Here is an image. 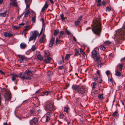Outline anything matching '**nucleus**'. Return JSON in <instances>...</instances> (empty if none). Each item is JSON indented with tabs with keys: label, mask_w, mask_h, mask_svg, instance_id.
I'll return each instance as SVG.
<instances>
[{
	"label": "nucleus",
	"mask_w": 125,
	"mask_h": 125,
	"mask_svg": "<svg viewBox=\"0 0 125 125\" xmlns=\"http://www.w3.org/2000/svg\"><path fill=\"white\" fill-rule=\"evenodd\" d=\"M94 26L93 27L92 30L93 33L98 37H99L101 32L102 29L101 24L98 19H96L94 20Z\"/></svg>",
	"instance_id": "1"
},
{
	"label": "nucleus",
	"mask_w": 125,
	"mask_h": 125,
	"mask_svg": "<svg viewBox=\"0 0 125 125\" xmlns=\"http://www.w3.org/2000/svg\"><path fill=\"white\" fill-rule=\"evenodd\" d=\"M125 39V33L123 28L120 29L115 34V39L116 41L118 43H120L122 42L120 41L123 40H124Z\"/></svg>",
	"instance_id": "2"
},
{
	"label": "nucleus",
	"mask_w": 125,
	"mask_h": 125,
	"mask_svg": "<svg viewBox=\"0 0 125 125\" xmlns=\"http://www.w3.org/2000/svg\"><path fill=\"white\" fill-rule=\"evenodd\" d=\"M48 103L47 115H49L51 116L52 115V112L54 111L56 109V108L54 105V103L52 100L51 99L49 101Z\"/></svg>",
	"instance_id": "3"
},
{
	"label": "nucleus",
	"mask_w": 125,
	"mask_h": 125,
	"mask_svg": "<svg viewBox=\"0 0 125 125\" xmlns=\"http://www.w3.org/2000/svg\"><path fill=\"white\" fill-rule=\"evenodd\" d=\"M44 28V27H42L39 34V32L37 31H31V33L32 35L29 38V41L30 42L33 40H36L38 35H39V36H40L42 34Z\"/></svg>",
	"instance_id": "4"
},
{
	"label": "nucleus",
	"mask_w": 125,
	"mask_h": 125,
	"mask_svg": "<svg viewBox=\"0 0 125 125\" xmlns=\"http://www.w3.org/2000/svg\"><path fill=\"white\" fill-rule=\"evenodd\" d=\"M29 123L30 125H37L38 124V119L36 117H34L30 121Z\"/></svg>",
	"instance_id": "5"
},
{
	"label": "nucleus",
	"mask_w": 125,
	"mask_h": 125,
	"mask_svg": "<svg viewBox=\"0 0 125 125\" xmlns=\"http://www.w3.org/2000/svg\"><path fill=\"white\" fill-rule=\"evenodd\" d=\"M86 91V89L85 87L82 86H79L77 92L80 94H83Z\"/></svg>",
	"instance_id": "6"
},
{
	"label": "nucleus",
	"mask_w": 125,
	"mask_h": 125,
	"mask_svg": "<svg viewBox=\"0 0 125 125\" xmlns=\"http://www.w3.org/2000/svg\"><path fill=\"white\" fill-rule=\"evenodd\" d=\"M33 104L35 107L38 106L40 104V102L37 97H35L33 98Z\"/></svg>",
	"instance_id": "7"
},
{
	"label": "nucleus",
	"mask_w": 125,
	"mask_h": 125,
	"mask_svg": "<svg viewBox=\"0 0 125 125\" xmlns=\"http://www.w3.org/2000/svg\"><path fill=\"white\" fill-rule=\"evenodd\" d=\"M24 73L26 75L29 76H31L33 74L32 71L29 70H27L25 71Z\"/></svg>",
	"instance_id": "8"
},
{
	"label": "nucleus",
	"mask_w": 125,
	"mask_h": 125,
	"mask_svg": "<svg viewBox=\"0 0 125 125\" xmlns=\"http://www.w3.org/2000/svg\"><path fill=\"white\" fill-rule=\"evenodd\" d=\"M79 86L76 85H73L72 86V89L74 93L77 92V90L79 88Z\"/></svg>",
	"instance_id": "9"
},
{
	"label": "nucleus",
	"mask_w": 125,
	"mask_h": 125,
	"mask_svg": "<svg viewBox=\"0 0 125 125\" xmlns=\"http://www.w3.org/2000/svg\"><path fill=\"white\" fill-rule=\"evenodd\" d=\"M18 57L20 58V59L18 60V61L20 62V63H22L23 62L24 60H26L27 59L26 58L21 55H19Z\"/></svg>",
	"instance_id": "10"
},
{
	"label": "nucleus",
	"mask_w": 125,
	"mask_h": 125,
	"mask_svg": "<svg viewBox=\"0 0 125 125\" xmlns=\"http://www.w3.org/2000/svg\"><path fill=\"white\" fill-rule=\"evenodd\" d=\"M31 0L30 1V0H25V2L26 4V9L27 10V9L30 6V4L31 2Z\"/></svg>",
	"instance_id": "11"
},
{
	"label": "nucleus",
	"mask_w": 125,
	"mask_h": 125,
	"mask_svg": "<svg viewBox=\"0 0 125 125\" xmlns=\"http://www.w3.org/2000/svg\"><path fill=\"white\" fill-rule=\"evenodd\" d=\"M11 80L12 81H14L16 78H18L19 77V75L15 73L11 74Z\"/></svg>",
	"instance_id": "12"
},
{
	"label": "nucleus",
	"mask_w": 125,
	"mask_h": 125,
	"mask_svg": "<svg viewBox=\"0 0 125 125\" xmlns=\"http://www.w3.org/2000/svg\"><path fill=\"white\" fill-rule=\"evenodd\" d=\"M4 35L5 37H9L14 36V35L12 34H11L10 32H5L4 33Z\"/></svg>",
	"instance_id": "13"
},
{
	"label": "nucleus",
	"mask_w": 125,
	"mask_h": 125,
	"mask_svg": "<svg viewBox=\"0 0 125 125\" xmlns=\"http://www.w3.org/2000/svg\"><path fill=\"white\" fill-rule=\"evenodd\" d=\"M52 73L50 71L47 72V80L50 81L51 79V75Z\"/></svg>",
	"instance_id": "14"
},
{
	"label": "nucleus",
	"mask_w": 125,
	"mask_h": 125,
	"mask_svg": "<svg viewBox=\"0 0 125 125\" xmlns=\"http://www.w3.org/2000/svg\"><path fill=\"white\" fill-rule=\"evenodd\" d=\"M97 52V51L96 50H93L92 53V57L93 58H95L96 56Z\"/></svg>",
	"instance_id": "15"
},
{
	"label": "nucleus",
	"mask_w": 125,
	"mask_h": 125,
	"mask_svg": "<svg viewBox=\"0 0 125 125\" xmlns=\"http://www.w3.org/2000/svg\"><path fill=\"white\" fill-rule=\"evenodd\" d=\"M53 63V61L51 58L47 56V63L52 64Z\"/></svg>",
	"instance_id": "16"
},
{
	"label": "nucleus",
	"mask_w": 125,
	"mask_h": 125,
	"mask_svg": "<svg viewBox=\"0 0 125 125\" xmlns=\"http://www.w3.org/2000/svg\"><path fill=\"white\" fill-rule=\"evenodd\" d=\"M54 41V38H52L50 42V43L49 45V47H51L53 46Z\"/></svg>",
	"instance_id": "17"
},
{
	"label": "nucleus",
	"mask_w": 125,
	"mask_h": 125,
	"mask_svg": "<svg viewBox=\"0 0 125 125\" xmlns=\"http://www.w3.org/2000/svg\"><path fill=\"white\" fill-rule=\"evenodd\" d=\"M36 56L37 59L40 61H42L43 59V57L41 55L40 53L37 54Z\"/></svg>",
	"instance_id": "18"
},
{
	"label": "nucleus",
	"mask_w": 125,
	"mask_h": 125,
	"mask_svg": "<svg viewBox=\"0 0 125 125\" xmlns=\"http://www.w3.org/2000/svg\"><path fill=\"white\" fill-rule=\"evenodd\" d=\"M92 87V89L94 90L95 89V88L97 87V84L96 82L92 83L91 84Z\"/></svg>",
	"instance_id": "19"
},
{
	"label": "nucleus",
	"mask_w": 125,
	"mask_h": 125,
	"mask_svg": "<svg viewBox=\"0 0 125 125\" xmlns=\"http://www.w3.org/2000/svg\"><path fill=\"white\" fill-rule=\"evenodd\" d=\"M45 37V35L44 34H43L42 36V37L40 39V43H42L44 41Z\"/></svg>",
	"instance_id": "20"
},
{
	"label": "nucleus",
	"mask_w": 125,
	"mask_h": 125,
	"mask_svg": "<svg viewBox=\"0 0 125 125\" xmlns=\"http://www.w3.org/2000/svg\"><path fill=\"white\" fill-rule=\"evenodd\" d=\"M27 45L25 43H21V44L20 46L21 48L22 49L25 48L26 47Z\"/></svg>",
	"instance_id": "21"
},
{
	"label": "nucleus",
	"mask_w": 125,
	"mask_h": 125,
	"mask_svg": "<svg viewBox=\"0 0 125 125\" xmlns=\"http://www.w3.org/2000/svg\"><path fill=\"white\" fill-rule=\"evenodd\" d=\"M7 12V10H6L4 12L1 13H0V16L1 17H5L6 14V13Z\"/></svg>",
	"instance_id": "22"
},
{
	"label": "nucleus",
	"mask_w": 125,
	"mask_h": 125,
	"mask_svg": "<svg viewBox=\"0 0 125 125\" xmlns=\"http://www.w3.org/2000/svg\"><path fill=\"white\" fill-rule=\"evenodd\" d=\"M24 12H25V13L24 15V17H27L28 16V15L30 13V11L29 10H27L26 11Z\"/></svg>",
	"instance_id": "23"
},
{
	"label": "nucleus",
	"mask_w": 125,
	"mask_h": 125,
	"mask_svg": "<svg viewBox=\"0 0 125 125\" xmlns=\"http://www.w3.org/2000/svg\"><path fill=\"white\" fill-rule=\"evenodd\" d=\"M103 63L101 61H100L98 62L97 65V66L98 68H100L101 67Z\"/></svg>",
	"instance_id": "24"
},
{
	"label": "nucleus",
	"mask_w": 125,
	"mask_h": 125,
	"mask_svg": "<svg viewBox=\"0 0 125 125\" xmlns=\"http://www.w3.org/2000/svg\"><path fill=\"white\" fill-rule=\"evenodd\" d=\"M46 3L43 7L42 10V11L43 12L45 10V9L47 8V1H45Z\"/></svg>",
	"instance_id": "25"
},
{
	"label": "nucleus",
	"mask_w": 125,
	"mask_h": 125,
	"mask_svg": "<svg viewBox=\"0 0 125 125\" xmlns=\"http://www.w3.org/2000/svg\"><path fill=\"white\" fill-rule=\"evenodd\" d=\"M111 42L108 41H106L104 42V44L106 46L109 45L111 44Z\"/></svg>",
	"instance_id": "26"
},
{
	"label": "nucleus",
	"mask_w": 125,
	"mask_h": 125,
	"mask_svg": "<svg viewBox=\"0 0 125 125\" xmlns=\"http://www.w3.org/2000/svg\"><path fill=\"white\" fill-rule=\"evenodd\" d=\"M75 50H76V51L75 52V54L74 55V57L75 56H78L80 54L79 51L76 49H75Z\"/></svg>",
	"instance_id": "27"
},
{
	"label": "nucleus",
	"mask_w": 125,
	"mask_h": 125,
	"mask_svg": "<svg viewBox=\"0 0 125 125\" xmlns=\"http://www.w3.org/2000/svg\"><path fill=\"white\" fill-rule=\"evenodd\" d=\"M22 80H23L25 79H27V80H30L31 79V78L29 76L25 77V76H22Z\"/></svg>",
	"instance_id": "28"
},
{
	"label": "nucleus",
	"mask_w": 125,
	"mask_h": 125,
	"mask_svg": "<svg viewBox=\"0 0 125 125\" xmlns=\"http://www.w3.org/2000/svg\"><path fill=\"white\" fill-rule=\"evenodd\" d=\"M5 102H6V101H7V102H8L10 100L11 97H10V95H9L7 97H5Z\"/></svg>",
	"instance_id": "29"
},
{
	"label": "nucleus",
	"mask_w": 125,
	"mask_h": 125,
	"mask_svg": "<svg viewBox=\"0 0 125 125\" xmlns=\"http://www.w3.org/2000/svg\"><path fill=\"white\" fill-rule=\"evenodd\" d=\"M32 100L31 99H28L25 100L23 101L22 103V104H25V102H26V103H28V101H31Z\"/></svg>",
	"instance_id": "30"
},
{
	"label": "nucleus",
	"mask_w": 125,
	"mask_h": 125,
	"mask_svg": "<svg viewBox=\"0 0 125 125\" xmlns=\"http://www.w3.org/2000/svg\"><path fill=\"white\" fill-rule=\"evenodd\" d=\"M118 67H120L119 70L120 71H122V68L123 66V65L120 63H119L118 65Z\"/></svg>",
	"instance_id": "31"
},
{
	"label": "nucleus",
	"mask_w": 125,
	"mask_h": 125,
	"mask_svg": "<svg viewBox=\"0 0 125 125\" xmlns=\"http://www.w3.org/2000/svg\"><path fill=\"white\" fill-rule=\"evenodd\" d=\"M40 20L42 22V27H44V28H45V24L44 23V19L43 18H41L40 19Z\"/></svg>",
	"instance_id": "32"
},
{
	"label": "nucleus",
	"mask_w": 125,
	"mask_h": 125,
	"mask_svg": "<svg viewBox=\"0 0 125 125\" xmlns=\"http://www.w3.org/2000/svg\"><path fill=\"white\" fill-rule=\"evenodd\" d=\"M36 20V16L35 14V15L32 18V20L33 22L34 23L35 22V21Z\"/></svg>",
	"instance_id": "33"
},
{
	"label": "nucleus",
	"mask_w": 125,
	"mask_h": 125,
	"mask_svg": "<svg viewBox=\"0 0 125 125\" xmlns=\"http://www.w3.org/2000/svg\"><path fill=\"white\" fill-rule=\"evenodd\" d=\"M115 74L117 76H120L121 75V74L120 72L116 71Z\"/></svg>",
	"instance_id": "34"
},
{
	"label": "nucleus",
	"mask_w": 125,
	"mask_h": 125,
	"mask_svg": "<svg viewBox=\"0 0 125 125\" xmlns=\"http://www.w3.org/2000/svg\"><path fill=\"white\" fill-rule=\"evenodd\" d=\"M101 57L100 56L98 55L96 56L95 58V61L96 62L98 61L100 59H101Z\"/></svg>",
	"instance_id": "35"
},
{
	"label": "nucleus",
	"mask_w": 125,
	"mask_h": 125,
	"mask_svg": "<svg viewBox=\"0 0 125 125\" xmlns=\"http://www.w3.org/2000/svg\"><path fill=\"white\" fill-rule=\"evenodd\" d=\"M43 106L45 110L46 111H47V102H46L43 104Z\"/></svg>",
	"instance_id": "36"
},
{
	"label": "nucleus",
	"mask_w": 125,
	"mask_h": 125,
	"mask_svg": "<svg viewBox=\"0 0 125 125\" xmlns=\"http://www.w3.org/2000/svg\"><path fill=\"white\" fill-rule=\"evenodd\" d=\"M56 44H58L59 43L60 44V40H59L58 38H57L56 39Z\"/></svg>",
	"instance_id": "37"
},
{
	"label": "nucleus",
	"mask_w": 125,
	"mask_h": 125,
	"mask_svg": "<svg viewBox=\"0 0 125 125\" xmlns=\"http://www.w3.org/2000/svg\"><path fill=\"white\" fill-rule=\"evenodd\" d=\"M70 55L71 54H67L65 58V60H66L69 59L70 57Z\"/></svg>",
	"instance_id": "38"
},
{
	"label": "nucleus",
	"mask_w": 125,
	"mask_h": 125,
	"mask_svg": "<svg viewBox=\"0 0 125 125\" xmlns=\"http://www.w3.org/2000/svg\"><path fill=\"white\" fill-rule=\"evenodd\" d=\"M80 52L81 53L83 54V55L84 56L85 55V54L83 50L81 49H80Z\"/></svg>",
	"instance_id": "39"
},
{
	"label": "nucleus",
	"mask_w": 125,
	"mask_h": 125,
	"mask_svg": "<svg viewBox=\"0 0 125 125\" xmlns=\"http://www.w3.org/2000/svg\"><path fill=\"white\" fill-rule=\"evenodd\" d=\"M11 5H12L14 6H17V2H15L14 1H13L12 3L10 4Z\"/></svg>",
	"instance_id": "40"
},
{
	"label": "nucleus",
	"mask_w": 125,
	"mask_h": 125,
	"mask_svg": "<svg viewBox=\"0 0 125 125\" xmlns=\"http://www.w3.org/2000/svg\"><path fill=\"white\" fill-rule=\"evenodd\" d=\"M100 48L101 50H104L106 48V47L104 46H100Z\"/></svg>",
	"instance_id": "41"
},
{
	"label": "nucleus",
	"mask_w": 125,
	"mask_h": 125,
	"mask_svg": "<svg viewBox=\"0 0 125 125\" xmlns=\"http://www.w3.org/2000/svg\"><path fill=\"white\" fill-rule=\"evenodd\" d=\"M82 16H80L77 19V21L79 22L80 23V21L82 20Z\"/></svg>",
	"instance_id": "42"
},
{
	"label": "nucleus",
	"mask_w": 125,
	"mask_h": 125,
	"mask_svg": "<svg viewBox=\"0 0 125 125\" xmlns=\"http://www.w3.org/2000/svg\"><path fill=\"white\" fill-rule=\"evenodd\" d=\"M37 49V48L34 46H32V48L31 49V50L32 51H34L35 50Z\"/></svg>",
	"instance_id": "43"
},
{
	"label": "nucleus",
	"mask_w": 125,
	"mask_h": 125,
	"mask_svg": "<svg viewBox=\"0 0 125 125\" xmlns=\"http://www.w3.org/2000/svg\"><path fill=\"white\" fill-rule=\"evenodd\" d=\"M61 19L62 21H63L65 20V18L64 17V16L63 14H61L60 15Z\"/></svg>",
	"instance_id": "44"
},
{
	"label": "nucleus",
	"mask_w": 125,
	"mask_h": 125,
	"mask_svg": "<svg viewBox=\"0 0 125 125\" xmlns=\"http://www.w3.org/2000/svg\"><path fill=\"white\" fill-rule=\"evenodd\" d=\"M30 112L31 115H34L35 113V111L33 110H30Z\"/></svg>",
	"instance_id": "45"
},
{
	"label": "nucleus",
	"mask_w": 125,
	"mask_h": 125,
	"mask_svg": "<svg viewBox=\"0 0 125 125\" xmlns=\"http://www.w3.org/2000/svg\"><path fill=\"white\" fill-rule=\"evenodd\" d=\"M59 33V31L58 30H55L54 31V35H56Z\"/></svg>",
	"instance_id": "46"
},
{
	"label": "nucleus",
	"mask_w": 125,
	"mask_h": 125,
	"mask_svg": "<svg viewBox=\"0 0 125 125\" xmlns=\"http://www.w3.org/2000/svg\"><path fill=\"white\" fill-rule=\"evenodd\" d=\"M118 113V112L117 111H115L113 114L112 116H115Z\"/></svg>",
	"instance_id": "47"
},
{
	"label": "nucleus",
	"mask_w": 125,
	"mask_h": 125,
	"mask_svg": "<svg viewBox=\"0 0 125 125\" xmlns=\"http://www.w3.org/2000/svg\"><path fill=\"white\" fill-rule=\"evenodd\" d=\"M63 68L64 67L63 66H58L57 68L58 69L61 70H63Z\"/></svg>",
	"instance_id": "48"
},
{
	"label": "nucleus",
	"mask_w": 125,
	"mask_h": 125,
	"mask_svg": "<svg viewBox=\"0 0 125 125\" xmlns=\"http://www.w3.org/2000/svg\"><path fill=\"white\" fill-rule=\"evenodd\" d=\"M69 108L68 107H65L64 109V111L66 112H67L68 111Z\"/></svg>",
	"instance_id": "49"
},
{
	"label": "nucleus",
	"mask_w": 125,
	"mask_h": 125,
	"mask_svg": "<svg viewBox=\"0 0 125 125\" xmlns=\"http://www.w3.org/2000/svg\"><path fill=\"white\" fill-rule=\"evenodd\" d=\"M98 97L99 99H102L103 97L102 94H99L98 96Z\"/></svg>",
	"instance_id": "50"
},
{
	"label": "nucleus",
	"mask_w": 125,
	"mask_h": 125,
	"mask_svg": "<svg viewBox=\"0 0 125 125\" xmlns=\"http://www.w3.org/2000/svg\"><path fill=\"white\" fill-rule=\"evenodd\" d=\"M106 10L107 11H109L111 10V9L108 7H106Z\"/></svg>",
	"instance_id": "51"
},
{
	"label": "nucleus",
	"mask_w": 125,
	"mask_h": 125,
	"mask_svg": "<svg viewBox=\"0 0 125 125\" xmlns=\"http://www.w3.org/2000/svg\"><path fill=\"white\" fill-rule=\"evenodd\" d=\"M106 74L107 75L109 76L110 74V72L109 70H108L106 72Z\"/></svg>",
	"instance_id": "52"
},
{
	"label": "nucleus",
	"mask_w": 125,
	"mask_h": 125,
	"mask_svg": "<svg viewBox=\"0 0 125 125\" xmlns=\"http://www.w3.org/2000/svg\"><path fill=\"white\" fill-rule=\"evenodd\" d=\"M12 28L14 29H18L20 28V27L17 26H12Z\"/></svg>",
	"instance_id": "53"
},
{
	"label": "nucleus",
	"mask_w": 125,
	"mask_h": 125,
	"mask_svg": "<svg viewBox=\"0 0 125 125\" xmlns=\"http://www.w3.org/2000/svg\"><path fill=\"white\" fill-rule=\"evenodd\" d=\"M80 22L77 21H75L74 22L76 26H77L79 25L80 24Z\"/></svg>",
	"instance_id": "54"
},
{
	"label": "nucleus",
	"mask_w": 125,
	"mask_h": 125,
	"mask_svg": "<svg viewBox=\"0 0 125 125\" xmlns=\"http://www.w3.org/2000/svg\"><path fill=\"white\" fill-rule=\"evenodd\" d=\"M66 32L67 34L68 35H70L71 34V33L70 31L68 30H66Z\"/></svg>",
	"instance_id": "55"
},
{
	"label": "nucleus",
	"mask_w": 125,
	"mask_h": 125,
	"mask_svg": "<svg viewBox=\"0 0 125 125\" xmlns=\"http://www.w3.org/2000/svg\"><path fill=\"white\" fill-rule=\"evenodd\" d=\"M28 26H25V29H24V32L26 31L29 30V29L27 28Z\"/></svg>",
	"instance_id": "56"
},
{
	"label": "nucleus",
	"mask_w": 125,
	"mask_h": 125,
	"mask_svg": "<svg viewBox=\"0 0 125 125\" xmlns=\"http://www.w3.org/2000/svg\"><path fill=\"white\" fill-rule=\"evenodd\" d=\"M22 73H19V77L21 78V79L22 80V76H21L22 75Z\"/></svg>",
	"instance_id": "57"
},
{
	"label": "nucleus",
	"mask_w": 125,
	"mask_h": 125,
	"mask_svg": "<svg viewBox=\"0 0 125 125\" xmlns=\"http://www.w3.org/2000/svg\"><path fill=\"white\" fill-rule=\"evenodd\" d=\"M44 56L46 57H47V50H45L44 51Z\"/></svg>",
	"instance_id": "58"
},
{
	"label": "nucleus",
	"mask_w": 125,
	"mask_h": 125,
	"mask_svg": "<svg viewBox=\"0 0 125 125\" xmlns=\"http://www.w3.org/2000/svg\"><path fill=\"white\" fill-rule=\"evenodd\" d=\"M64 62V61L63 60H60L59 62V63L60 64H61L63 63Z\"/></svg>",
	"instance_id": "59"
},
{
	"label": "nucleus",
	"mask_w": 125,
	"mask_h": 125,
	"mask_svg": "<svg viewBox=\"0 0 125 125\" xmlns=\"http://www.w3.org/2000/svg\"><path fill=\"white\" fill-rule=\"evenodd\" d=\"M64 115L63 114H62L60 115V118H62L64 117Z\"/></svg>",
	"instance_id": "60"
},
{
	"label": "nucleus",
	"mask_w": 125,
	"mask_h": 125,
	"mask_svg": "<svg viewBox=\"0 0 125 125\" xmlns=\"http://www.w3.org/2000/svg\"><path fill=\"white\" fill-rule=\"evenodd\" d=\"M47 92H43V94L42 95V96H44L45 95H47Z\"/></svg>",
	"instance_id": "61"
},
{
	"label": "nucleus",
	"mask_w": 125,
	"mask_h": 125,
	"mask_svg": "<svg viewBox=\"0 0 125 125\" xmlns=\"http://www.w3.org/2000/svg\"><path fill=\"white\" fill-rule=\"evenodd\" d=\"M94 79L95 81H96L98 79V77H97L94 76Z\"/></svg>",
	"instance_id": "62"
},
{
	"label": "nucleus",
	"mask_w": 125,
	"mask_h": 125,
	"mask_svg": "<svg viewBox=\"0 0 125 125\" xmlns=\"http://www.w3.org/2000/svg\"><path fill=\"white\" fill-rule=\"evenodd\" d=\"M97 74L99 76L100 75V71L99 70H97Z\"/></svg>",
	"instance_id": "63"
},
{
	"label": "nucleus",
	"mask_w": 125,
	"mask_h": 125,
	"mask_svg": "<svg viewBox=\"0 0 125 125\" xmlns=\"http://www.w3.org/2000/svg\"><path fill=\"white\" fill-rule=\"evenodd\" d=\"M60 33L61 35H63L65 34L64 32L62 31H61L60 32Z\"/></svg>",
	"instance_id": "64"
}]
</instances>
